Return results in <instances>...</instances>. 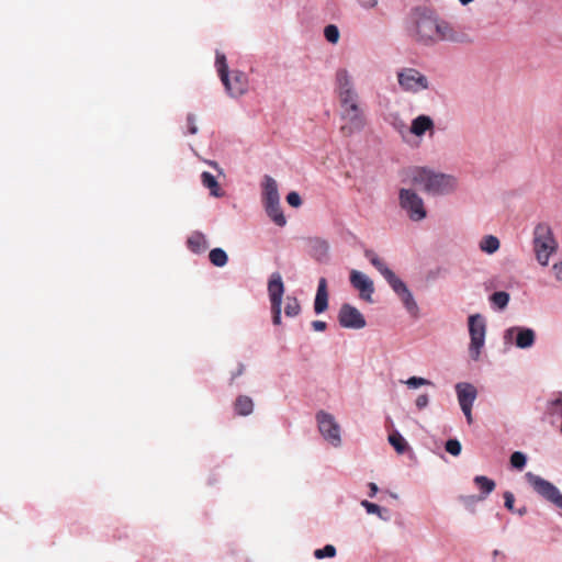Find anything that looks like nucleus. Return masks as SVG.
<instances>
[{
  "instance_id": "nucleus-40",
  "label": "nucleus",
  "mask_w": 562,
  "mask_h": 562,
  "mask_svg": "<svg viewBox=\"0 0 562 562\" xmlns=\"http://www.w3.org/2000/svg\"><path fill=\"white\" fill-rule=\"evenodd\" d=\"M514 503H515V496L512 492L509 491H506L504 493V506L510 510V512H515V507H514Z\"/></svg>"
},
{
  "instance_id": "nucleus-24",
  "label": "nucleus",
  "mask_w": 562,
  "mask_h": 562,
  "mask_svg": "<svg viewBox=\"0 0 562 562\" xmlns=\"http://www.w3.org/2000/svg\"><path fill=\"white\" fill-rule=\"evenodd\" d=\"M499 239L494 235H485L479 243L480 250L487 255L495 254L499 249Z\"/></svg>"
},
{
  "instance_id": "nucleus-21",
  "label": "nucleus",
  "mask_w": 562,
  "mask_h": 562,
  "mask_svg": "<svg viewBox=\"0 0 562 562\" xmlns=\"http://www.w3.org/2000/svg\"><path fill=\"white\" fill-rule=\"evenodd\" d=\"M263 209L268 217L279 227L286 225V217L282 211L280 201L263 204Z\"/></svg>"
},
{
  "instance_id": "nucleus-45",
  "label": "nucleus",
  "mask_w": 562,
  "mask_h": 562,
  "mask_svg": "<svg viewBox=\"0 0 562 562\" xmlns=\"http://www.w3.org/2000/svg\"><path fill=\"white\" fill-rule=\"evenodd\" d=\"M311 326L315 331H324L327 327L326 323L323 321H313Z\"/></svg>"
},
{
  "instance_id": "nucleus-38",
  "label": "nucleus",
  "mask_w": 562,
  "mask_h": 562,
  "mask_svg": "<svg viewBox=\"0 0 562 562\" xmlns=\"http://www.w3.org/2000/svg\"><path fill=\"white\" fill-rule=\"evenodd\" d=\"M460 501L462 502V504L464 506L471 507V506H474L477 502H482L484 499L481 498L480 495H465V496H461Z\"/></svg>"
},
{
  "instance_id": "nucleus-51",
  "label": "nucleus",
  "mask_w": 562,
  "mask_h": 562,
  "mask_svg": "<svg viewBox=\"0 0 562 562\" xmlns=\"http://www.w3.org/2000/svg\"><path fill=\"white\" fill-rule=\"evenodd\" d=\"M515 513H517L519 516H525L527 514V508L522 506L521 508L515 510Z\"/></svg>"
},
{
  "instance_id": "nucleus-4",
  "label": "nucleus",
  "mask_w": 562,
  "mask_h": 562,
  "mask_svg": "<svg viewBox=\"0 0 562 562\" xmlns=\"http://www.w3.org/2000/svg\"><path fill=\"white\" fill-rule=\"evenodd\" d=\"M412 184L419 187L430 195H448L457 190L458 179L448 173L437 172L427 167L411 170Z\"/></svg>"
},
{
  "instance_id": "nucleus-50",
  "label": "nucleus",
  "mask_w": 562,
  "mask_h": 562,
  "mask_svg": "<svg viewBox=\"0 0 562 562\" xmlns=\"http://www.w3.org/2000/svg\"><path fill=\"white\" fill-rule=\"evenodd\" d=\"M212 167H213V169H215L218 172V176H222L223 178H225L223 170L217 166L216 162L213 161Z\"/></svg>"
},
{
  "instance_id": "nucleus-15",
  "label": "nucleus",
  "mask_w": 562,
  "mask_h": 562,
  "mask_svg": "<svg viewBox=\"0 0 562 562\" xmlns=\"http://www.w3.org/2000/svg\"><path fill=\"white\" fill-rule=\"evenodd\" d=\"M349 280L351 285L359 291L360 299L368 303L373 302L374 284L366 273L351 270Z\"/></svg>"
},
{
  "instance_id": "nucleus-32",
  "label": "nucleus",
  "mask_w": 562,
  "mask_h": 562,
  "mask_svg": "<svg viewBox=\"0 0 562 562\" xmlns=\"http://www.w3.org/2000/svg\"><path fill=\"white\" fill-rule=\"evenodd\" d=\"M324 36L330 44H337L340 37L339 29L335 24H328L324 29Z\"/></svg>"
},
{
  "instance_id": "nucleus-17",
  "label": "nucleus",
  "mask_w": 562,
  "mask_h": 562,
  "mask_svg": "<svg viewBox=\"0 0 562 562\" xmlns=\"http://www.w3.org/2000/svg\"><path fill=\"white\" fill-rule=\"evenodd\" d=\"M435 131V122L434 120L426 114H420L416 116L409 126V134L415 135L416 137L422 138L427 132L432 134Z\"/></svg>"
},
{
  "instance_id": "nucleus-8",
  "label": "nucleus",
  "mask_w": 562,
  "mask_h": 562,
  "mask_svg": "<svg viewBox=\"0 0 562 562\" xmlns=\"http://www.w3.org/2000/svg\"><path fill=\"white\" fill-rule=\"evenodd\" d=\"M468 327L470 335L469 355L472 360L477 361L481 357L482 349L485 346V317L481 314L470 315L468 318Z\"/></svg>"
},
{
  "instance_id": "nucleus-52",
  "label": "nucleus",
  "mask_w": 562,
  "mask_h": 562,
  "mask_svg": "<svg viewBox=\"0 0 562 562\" xmlns=\"http://www.w3.org/2000/svg\"><path fill=\"white\" fill-rule=\"evenodd\" d=\"M462 5L471 3L473 0H459Z\"/></svg>"
},
{
  "instance_id": "nucleus-14",
  "label": "nucleus",
  "mask_w": 562,
  "mask_h": 562,
  "mask_svg": "<svg viewBox=\"0 0 562 562\" xmlns=\"http://www.w3.org/2000/svg\"><path fill=\"white\" fill-rule=\"evenodd\" d=\"M338 323L342 328L362 329L367 322L362 313L349 303H344L338 312Z\"/></svg>"
},
{
  "instance_id": "nucleus-44",
  "label": "nucleus",
  "mask_w": 562,
  "mask_h": 562,
  "mask_svg": "<svg viewBox=\"0 0 562 562\" xmlns=\"http://www.w3.org/2000/svg\"><path fill=\"white\" fill-rule=\"evenodd\" d=\"M245 371V364L238 363L235 371L231 373V382H233L236 378L240 376Z\"/></svg>"
},
{
  "instance_id": "nucleus-28",
  "label": "nucleus",
  "mask_w": 562,
  "mask_h": 562,
  "mask_svg": "<svg viewBox=\"0 0 562 562\" xmlns=\"http://www.w3.org/2000/svg\"><path fill=\"white\" fill-rule=\"evenodd\" d=\"M301 313V304L295 296L288 295L285 297L284 314L286 317L293 318Z\"/></svg>"
},
{
  "instance_id": "nucleus-34",
  "label": "nucleus",
  "mask_w": 562,
  "mask_h": 562,
  "mask_svg": "<svg viewBox=\"0 0 562 562\" xmlns=\"http://www.w3.org/2000/svg\"><path fill=\"white\" fill-rule=\"evenodd\" d=\"M227 261L228 257L223 248H213V266L224 267Z\"/></svg>"
},
{
  "instance_id": "nucleus-12",
  "label": "nucleus",
  "mask_w": 562,
  "mask_h": 562,
  "mask_svg": "<svg viewBox=\"0 0 562 562\" xmlns=\"http://www.w3.org/2000/svg\"><path fill=\"white\" fill-rule=\"evenodd\" d=\"M504 344L515 345L519 349H529L536 342V331L530 327L512 326L505 329Z\"/></svg>"
},
{
  "instance_id": "nucleus-29",
  "label": "nucleus",
  "mask_w": 562,
  "mask_h": 562,
  "mask_svg": "<svg viewBox=\"0 0 562 562\" xmlns=\"http://www.w3.org/2000/svg\"><path fill=\"white\" fill-rule=\"evenodd\" d=\"M391 125L402 138H405L409 133V126H407L406 122L398 114L392 115Z\"/></svg>"
},
{
  "instance_id": "nucleus-22",
  "label": "nucleus",
  "mask_w": 562,
  "mask_h": 562,
  "mask_svg": "<svg viewBox=\"0 0 562 562\" xmlns=\"http://www.w3.org/2000/svg\"><path fill=\"white\" fill-rule=\"evenodd\" d=\"M234 411L239 416H248L254 411V402L247 395H239L234 404Z\"/></svg>"
},
{
  "instance_id": "nucleus-23",
  "label": "nucleus",
  "mask_w": 562,
  "mask_h": 562,
  "mask_svg": "<svg viewBox=\"0 0 562 562\" xmlns=\"http://www.w3.org/2000/svg\"><path fill=\"white\" fill-rule=\"evenodd\" d=\"M473 482L480 488V496L483 499H486V497L495 490L496 486L495 482L485 475H476L473 479Z\"/></svg>"
},
{
  "instance_id": "nucleus-3",
  "label": "nucleus",
  "mask_w": 562,
  "mask_h": 562,
  "mask_svg": "<svg viewBox=\"0 0 562 562\" xmlns=\"http://www.w3.org/2000/svg\"><path fill=\"white\" fill-rule=\"evenodd\" d=\"M364 256L387 282L392 291L402 302L405 311L411 316L417 317L419 315V306L406 283L398 278L373 250H366Z\"/></svg>"
},
{
  "instance_id": "nucleus-36",
  "label": "nucleus",
  "mask_w": 562,
  "mask_h": 562,
  "mask_svg": "<svg viewBox=\"0 0 562 562\" xmlns=\"http://www.w3.org/2000/svg\"><path fill=\"white\" fill-rule=\"evenodd\" d=\"M445 448H446V451L449 452L450 454L457 457L461 453V443L458 439H449L446 441V445H445Z\"/></svg>"
},
{
  "instance_id": "nucleus-27",
  "label": "nucleus",
  "mask_w": 562,
  "mask_h": 562,
  "mask_svg": "<svg viewBox=\"0 0 562 562\" xmlns=\"http://www.w3.org/2000/svg\"><path fill=\"white\" fill-rule=\"evenodd\" d=\"M390 445L400 454H403L408 449V443L405 438L398 432L393 431L387 438Z\"/></svg>"
},
{
  "instance_id": "nucleus-30",
  "label": "nucleus",
  "mask_w": 562,
  "mask_h": 562,
  "mask_svg": "<svg viewBox=\"0 0 562 562\" xmlns=\"http://www.w3.org/2000/svg\"><path fill=\"white\" fill-rule=\"evenodd\" d=\"M509 294L505 291H497V292H494L490 300L491 302L497 306L499 310H504L507 307L508 303H509Z\"/></svg>"
},
{
  "instance_id": "nucleus-18",
  "label": "nucleus",
  "mask_w": 562,
  "mask_h": 562,
  "mask_svg": "<svg viewBox=\"0 0 562 562\" xmlns=\"http://www.w3.org/2000/svg\"><path fill=\"white\" fill-rule=\"evenodd\" d=\"M262 204L280 201V194L277 181L271 176H265L262 183Z\"/></svg>"
},
{
  "instance_id": "nucleus-6",
  "label": "nucleus",
  "mask_w": 562,
  "mask_h": 562,
  "mask_svg": "<svg viewBox=\"0 0 562 562\" xmlns=\"http://www.w3.org/2000/svg\"><path fill=\"white\" fill-rule=\"evenodd\" d=\"M532 247L538 263L547 267L550 257L558 250V241L549 224L539 223L536 225L532 234Z\"/></svg>"
},
{
  "instance_id": "nucleus-25",
  "label": "nucleus",
  "mask_w": 562,
  "mask_h": 562,
  "mask_svg": "<svg viewBox=\"0 0 562 562\" xmlns=\"http://www.w3.org/2000/svg\"><path fill=\"white\" fill-rule=\"evenodd\" d=\"M361 506L366 509L368 514L376 515L381 520L389 521L390 520V512L386 508H383L374 503H371L367 499L361 502Z\"/></svg>"
},
{
  "instance_id": "nucleus-2",
  "label": "nucleus",
  "mask_w": 562,
  "mask_h": 562,
  "mask_svg": "<svg viewBox=\"0 0 562 562\" xmlns=\"http://www.w3.org/2000/svg\"><path fill=\"white\" fill-rule=\"evenodd\" d=\"M336 88L340 103V117L345 121L340 132L344 136H351L364 128L366 119L360 106L359 94L347 69L337 70Z\"/></svg>"
},
{
  "instance_id": "nucleus-31",
  "label": "nucleus",
  "mask_w": 562,
  "mask_h": 562,
  "mask_svg": "<svg viewBox=\"0 0 562 562\" xmlns=\"http://www.w3.org/2000/svg\"><path fill=\"white\" fill-rule=\"evenodd\" d=\"M337 554V550L333 544H326L321 549H316L313 553L314 558L317 560H323L326 558L333 559Z\"/></svg>"
},
{
  "instance_id": "nucleus-19",
  "label": "nucleus",
  "mask_w": 562,
  "mask_h": 562,
  "mask_svg": "<svg viewBox=\"0 0 562 562\" xmlns=\"http://www.w3.org/2000/svg\"><path fill=\"white\" fill-rule=\"evenodd\" d=\"M327 308H328L327 280L325 278H321L318 280L316 295L314 299V312L316 314H322Z\"/></svg>"
},
{
  "instance_id": "nucleus-53",
  "label": "nucleus",
  "mask_w": 562,
  "mask_h": 562,
  "mask_svg": "<svg viewBox=\"0 0 562 562\" xmlns=\"http://www.w3.org/2000/svg\"><path fill=\"white\" fill-rule=\"evenodd\" d=\"M493 554H494V555H497V554H498V550H494V551H493Z\"/></svg>"
},
{
  "instance_id": "nucleus-16",
  "label": "nucleus",
  "mask_w": 562,
  "mask_h": 562,
  "mask_svg": "<svg viewBox=\"0 0 562 562\" xmlns=\"http://www.w3.org/2000/svg\"><path fill=\"white\" fill-rule=\"evenodd\" d=\"M284 283L279 272H273L268 281V295L271 305L282 304Z\"/></svg>"
},
{
  "instance_id": "nucleus-48",
  "label": "nucleus",
  "mask_w": 562,
  "mask_h": 562,
  "mask_svg": "<svg viewBox=\"0 0 562 562\" xmlns=\"http://www.w3.org/2000/svg\"><path fill=\"white\" fill-rule=\"evenodd\" d=\"M378 4V0H367L362 2L363 8H374Z\"/></svg>"
},
{
  "instance_id": "nucleus-42",
  "label": "nucleus",
  "mask_w": 562,
  "mask_h": 562,
  "mask_svg": "<svg viewBox=\"0 0 562 562\" xmlns=\"http://www.w3.org/2000/svg\"><path fill=\"white\" fill-rule=\"evenodd\" d=\"M225 191L221 188V183L213 178V196L222 198L225 196Z\"/></svg>"
},
{
  "instance_id": "nucleus-35",
  "label": "nucleus",
  "mask_w": 562,
  "mask_h": 562,
  "mask_svg": "<svg viewBox=\"0 0 562 562\" xmlns=\"http://www.w3.org/2000/svg\"><path fill=\"white\" fill-rule=\"evenodd\" d=\"M405 384L409 387V389H417L419 386H424V385H431V381L425 379V378H420V376H411L408 378L406 381H405Z\"/></svg>"
},
{
  "instance_id": "nucleus-33",
  "label": "nucleus",
  "mask_w": 562,
  "mask_h": 562,
  "mask_svg": "<svg viewBox=\"0 0 562 562\" xmlns=\"http://www.w3.org/2000/svg\"><path fill=\"white\" fill-rule=\"evenodd\" d=\"M527 463V456L521 451H515L510 456V464L517 470H522Z\"/></svg>"
},
{
  "instance_id": "nucleus-13",
  "label": "nucleus",
  "mask_w": 562,
  "mask_h": 562,
  "mask_svg": "<svg viewBox=\"0 0 562 562\" xmlns=\"http://www.w3.org/2000/svg\"><path fill=\"white\" fill-rule=\"evenodd\" d=\"M454 389L460 408L467 423L471 425L473 423L472 408L477 397V390L470 382H459L456 384Z\"/></svg>"
},
{
  "instance_id": "nucleus-47",
  "label": "nucleus",
  "mask_w": 562,
  "mask_h": 562,
  "mask_svg": "<svg viewBox=\"0 0 562 562\" xmlns=\"http://www.w3.org/2000/svg\"><path fill=\"white\" fill-rule=\"evenodd\" d=\"M202 182L205 188L211 189V173L204 171L202 175Z\"/></svg>"
},
{
  "instance_id": "nucleus-9",
  "label": "nucleus",
  "mask_w": 562,
  "mask_h": 562,
  "mask_svg": "<svg viewBox=\"0 0 562 562\" xmlns=\"http://www.w3.org/2000/svg\"><path fill=\"white\" fill-rule=\"evenodd\" d=\"M398 204L407 217L413 222H420L427 217V210L424 200L413 189H400Z\"/></svg>"
},
{
  "instance_id": "nucleus-11",
  "label": "nucleus",
  "mask_w": 562,
  "mask_h": 562,
  "mask_svg": "<svg viewBox=\"0 0 562 562\" xmlns=\"http://www.w3.org/2000/svg\"><path fill=\"white\" fill-rule=\"evenodd\" d=\"M525 479L540 497L562 509V493L553 483L532 472H527Z\"/></svg>"
},
{
  "instance_id": "nucleus-43",
  "label": "nucleus",
  "mask_w": 562,
  "mask_h": 562,
  "mask_svg": "<svg viewBox=\"0 0 562 562\" xmlns=\"http://www.w3.org/2000/svg\"><path fill=\"white\" fill-rule=\"evenodd\" d=\"M552 272L555 279L562 282V261L554 262L552 266Z\"/></svg>"
},
{
  "instance_id": "nucleus-5",
  "label": "nucleus",
  "mask_w": 562,
  "mask_h": 562,
  "mask_svg": "<svg viewBox=\"0 0 562 562\" xmlns=\"http://www.w3.org/2000/svg\"><path fill=\"white\" fill-rule=\"evenodd\" d=\"M214 66L228 98L237 100L249 91L247 74L239 69H232L224 53L216 50Z\"/></svg>"
},
{
  "instance_id": "nucleus-7",
  "label": "nucleus",
  "mask_w": 562,
  "mask_h": 562,
  "mask_svg": "<svg viewBox=\"0 0 562 562\" xmlns=\"http://www.w3.org/2000/svg\"><path fill=\"white\" fill-rule=\"evenodd\" d=\"M397 83L402 91L417 94L430 88L426 75L413 67H403L396 72Z\"/></svg>"
},
{
  "instance_id": "nucleus-26",
  "label": "nucleus",
  "mask_w": 562,
  "mask_h": 562,
  "mask_svg": "<svg viewBox=\"0 0 562 562\" xmlns=\"http://www.w3.org/2000/svg\"><path fill=\"white\" fill-rule=\"evenodd\" d=\"M187 244H188L189 249L196 254L204 251L207 246L204 235H202L200 233L191 234L188 238Z\"/></svg>"
},
{
  "instance_id": "nucleus-46",
  "label": "nucleus",
  "mask_w": 562,
  "mask_h": 562,
  "mask_svg": "<svg viewBox=\"0 0 562 562\" xmlns=\"http://www.w3.org/2000/svg\"><path fill=\"white\" fill-rule=\"evenodd\" d=\"M187 123H188V132L190 134H195L196 133V126H195V123H194V117L192 115H188Z\"/></svg>"
},
{
  "instance_id": "nucleus-1",
  "label": "nucleus",
  "mask_w": 562,
  "mask_h": 562,
  "mask_svg": "<svg viewBox=\"0 0 562 562\" xmlns=\"http://www.w3.org/2000/svg\"><path fill=\"white\" fill-rule=\"evenodd\" d=\"M409 36L420 45L434 46L439 42L468 44L470 36L457 30L448 21L440 19L435 12L418 8L409 16Z\"/></svg>"
},
{
  "instance_id": "nucleus-10",
  "label": "nucleus",
  "mask_w": 562,
  "mask_h": 562,
  "mask_svg": "<svg viewBox=\"0 0 562 562\" xmlns=\"http://www.w3.org/2000/svg\"><path fill=\"white\" fill-rule=\"evenodd\" d=\"M315 418L323 439L334 448L341 447V427L335 416L325 411H319L316 413Z\"/></svg>"
},
{
  "instance_id": "nucleus-37",
  "label": "nucleus",
  "mask_w": 562,
  "mask_h": 562,
  "mask_svg": "<svg viewBox=\"0 0 562 562\" xmlns=\"http://www.w3.org/2000/svg\"><path fill=\"white\" fill-rule=\"evenodd\" d=\"M272 323L276 326L282 324V304L271 305Z\"/></svg>"
},
{
  "instance_id": "nucleus-20",
  "label": "nucleus",
  "mask_w": 562,
  "mask_h": 562,
  "mask_svg": "<svg viewBox=\"0 0 562 562\" xmlns=\"http://www.w3.org/2000/svg\"><path fill=\"white\" fill-rule=\"evenodd\" d=\"M311 256L319 261L324 262L328 259L329 244L322 238H313L310 241Z\"/></svg>"
},
{
  "instance_id": "nucleus-39",
  "label": "nucleus",
  "mask_w": 562,
  "mask_h": 562,
  "mask_svg": "<svg viewBox=\"0 0 562 562\" xmlns=\"http://www.w3.org/2000/svg\"><path fill=\"white\" fill-rule=\"evenodd\" d=\"M286 202L293 207H300L302 205V199L295 191H292L286 195Z\"/></svg>"
},
{
  "instance_id": "nucleus-49",
  "label": "nucleus",
  "mask_w": 562,
  "mask_h": 562,
  "mask_svg": "<svg viewBox=\"0 0 562 562\" xmlns=\"http://www.w3.org/2000/svg\"><path fill=\"white\" fill-rule=\"evenodd\" d=\"M369 488H370V496L371 497L375 496V494L379 491L378 485L375 483L371 482V483H369Z\"/></svg>"
},
{
  "instance_id": "nucleus-41",
  "label": "nucleus",
  "mask_w": 562,
  "mask_h": 562,
  "mask_svg": "<svg viewBox=\"0 0 562 562\" xmlns=\"http://www.w3.org/2000/svg\"><path fill=\"white\" fill-rule=\"evenodd\" d=\"M415 404H416L418 409H423V408L427 407L428 404H429L428 395L427 394L418 395L417 398H416Z\"/></svg>"
}]
</instances>
